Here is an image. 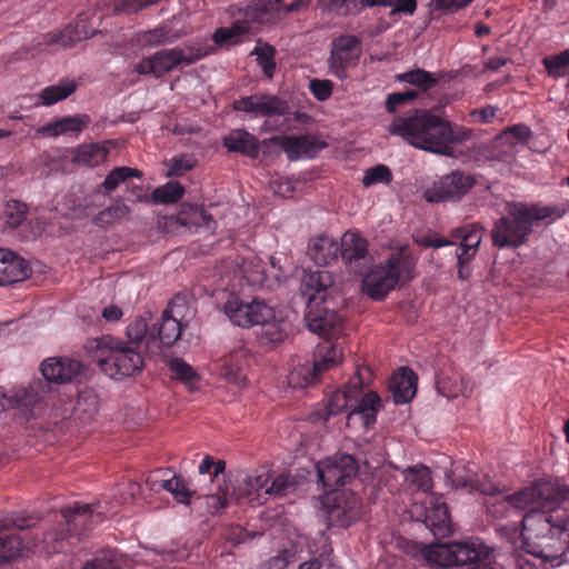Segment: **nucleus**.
Returning a JSON list of instances; mask_svg holds the SVG:
<instances>
[{"label":"nucleus","mask_w":569,"mask_h":569,"mask_svg":"<svg viewBox=\"0 0 569 569\" xmlns=\"http://www.w3.org/2000/svg\"><path fill=\"white\" fill-rule=\"evenodd\" d=\"M251 54L257 56V62L261 67L263 73L268 78H271L276 69V49L268 43L258 42Z\"/></svg>","instance_id":"obj_50"},{"label":"nucleus","mask_w":569,"mask_h":569,"mask_svg":"<svg viewBox=\"0 0 569 569\" xmlns=\"http://www.w3.org/2000/svg\"><path fill=\"white\" fill-rule=\"evenodd\" d=\"M415 261L402 252L391 253L363 278L362 289L373 300L381 301L399 282L413 278Z\"/></svg>","instance_id":"obj_6"},{"label":"nucleus","mask_w":569,"mask_h":569,"mask_svg":"<svg viewBox=\"0 0 569 569\" xmlns=\"http://www.w3.org/2000/svg\"><path fill=\"white\" fill-rule=\"evenodd\" d=\"M83 370V365L79 360L52 357L42 361L40 371L44 382L66 383L77 378Z\"/></svg>","instance_id":"obj_23"},{"label":"nucleus","mask_w":569,"mask_h":569,"mask_svg":"<svg viewBox=\"0 0 569 569\" xmlns=\"http://www.w3.org/2000/svg\"><path fill=\"white\" fill-rule=\"evenodd\" d=\"M525 550L528 555L549 563L551 567H558L563 562H569V529L561 533L552 535L546 540H535L526 542Z\"/></svg>","instance_id":"obj_17"},{"label":"nucleus","mask_w":569,"mask_h":569,"mask_svg":"<svg viewBox=\"0 0 569 569\" xmlns=\"http://www.w3.org/2000/svg\"><path fill=\"white\" fill-rule=\"evenodd\" d=\"M422 556L430 565L442 568L455 567L452 543L427 546L422 549Z\"/></svg>","instance_id":"obj_39"},{"label":"nucleus","mask_w":569,"mask_h":569,"mask_svg":"<svg viewBox=\"0 0 569 569\" xmlns=\"http://www.w3.org/2000/svg\"><path fill=\"white\" fill-rule=\"evenodd\" d=\"M272 141L281 147L290 160L313 158L327 147L323 141L310 134L274 137Z\"/></svg>","instance_id":"obj_24"},{"label":"nucleus","mask_w":569,"mask_h":569,"mask_svg":"<svg viewBox=\"0 0 569 569\" xmlns=\"http://www.w3.org/2000/svg\"><path fill=\"white\" fill-rule=\"evenodd\" d=\"M226 469V462L223 460H214L210 455H206L198 466V472L200 475L209 473L211 478L218 477L223 473Z\"/></svg>","instance_id":"obj_60"},{"label":"nucleus","mask_w":569,"mask_h":569,"mask_svg":"<svg viewBox=\"0 0 569 569\" xmlns=\"http://www.w3.org/2000/svg\"><path fill=\"white\" fill-rule=\"evenodd\" d=\"M171 489H168V492L172 493L174 499L180 503H189L190 498L192 497V491L187 487L184 480L177 475H172L170 477Z\"/></svg>","instance_id":"obj_59"},{"label":"nucleus","mask_w":569,"mask_h":569,"mask_svg":"<svg viewBox=\"0 0 569 569\" xmlns=\"http://www.w3.org/2000/svg\"><path fill=\"white\" fill-rule=\"evenodd\" d=\"M170 471H163V470H156L153 471L152 473H150L148 476V478L146 479V486L152 490V491H161V490H166L168 491V489H171V482H170V477L167 478L166 476L169 473Z\"/></svg>","instance_id":"obj_61"},{"label":"nucleus","mask_w":569,"mask_h":569,"mask_svg":"<svg viewBox=\"0 0 569 569\" xmlns=\"http://www.w3.org/2000/svg\"><path fill=\"white\" fill-rule=\"evenodd\" d=\"M248 362L249 352L243 347H240L219 359L217 368L220 377L227 382L241 388L246 386L244 367L248 366Z\"/></svg>","instance_id":"obj_25"},{"label":"nucleus","mask_w":569,"mask_h":569,"mask_svg":"<svg viewBox=\"0 0 569 569\" xmlns=\"http://www.w3.org/2000/svg\"><path fill=\"white\" fill-rule=\"evenodd\" d=\"M88 37L86 30H80V24L67 26L63 30L58 32H49L44 36L46 42L50 44H59L62 47H69L78 41Z\"/></svg>","instance_id":"obj_42"},{"label":"nucleus","mask_w":569,"mask_h":569,"mask_svg":"<svg viewBox=\"0 0 569 569\" xmlns=\"http://www.w3.org/2000/svg\"><path fill=\"white\" fill-rule=\"evenodd\" d=\"M49 386L41 380L32 381L28 388H18L6 396L9 406L22 411L26 416H32L49 393Z\"/></svg>","instance_id":"obj_22"},{"label":"nucleus","mask_w":569,"mask_h":569,"mask_svg":"<svg viewBox=\"0 0 569 569\" xmlns=\"http://www.w3.org/2000/svg\"><path fill=\"white\" fill-rule=\"evenodd\" d=\"M144 319L137 318L127 326L123 340L110 335L94 339L89 349L99 369L114 380H122L142 371L144 352H149L154 337L148 336Z\"/></svg>","instance_id":"obj_2"},{"label":"nucleus","mask_w":569,"mask_h":569,"mask_svg":"<svg viewBox=\"0 0 569 569\" xmlns=\"http://www.w3.org/2000/svg\"><path fill=\"white\" fill-rule=\"evenodd\" d=\"M309 90L318 101H326L332 93L333 83L327 79H312L309 82Z\"/></svg>","instance_id":"obj_62"},{"label":"nucleus","mask_w":569,"mask_h":569,"mask_svg":"<svg viewBox=\"0 0 569 569\" xmlns=\"http://www.w3.org/2000/svg\"><path fill=\"white\" fill-rule=\"evenodd\" d=\"M196 161L186 154L172 158L170 161L169 176H183L193 169Z\"/></svg>","instance_id":"obj_64"},{"label":"nucleus","mask_w":569,"mask_h":569,"mask_svg":"<svg viewBox=\"0 0 569 569\" xmlns=\"http://www.w3.org/2000/svg\"><path fill=\"white\" fill-rule=\"evenodd\" d=\"M29 207L16 199L7 201L2 214L4 228H19L28 218Z\"/></svg>","instance_id":"obj_41"},{"label":"nucleus","mask_w":569,"mask_h":569,"mask_svg":"<svg viewBox=\"0 0 569 569\" xmlns=\"http://www.w3.org/2000/svg\"><path fill=\"white\" fill-rule=\"evenodd\" d=\"M333 284V276L327 270L311 271L302 279V295L307 297L306 321L310 331L323 337L338 335L342 319L335 309L328 307V296Z\"/></svg>","instance_id":"obj_4"},{"label":"nucleus","mask_w":569,"mask_h":569,"mask_svg":"<svg viewBox=\"0 0 569 569\" xmlns=\"http://www.w3.org/2000/svg\"><path fill=\"white\" fill-rule=\"evenodd\" d=\"M142 172L134 168L129 167H117L112 169L106 179L103 180L101 187L107 191L116 190L120 183L127 182L129 178H141Z\"/></svg>","instance_id":"obj_47"},{"label":"nucleus","mask_w":569,"mask_h":569,"mask_svg":"<svg viewBox=\"0 0 569 569\" xmlns=\"http://www.w3.org/2000/svg\"><path fill=\"white\" fill-rule=\"evenodd\" d=\"M77 89L74 80H63L57 84L43 88L40 92V99L43 106H52L61 100L67 99Z\"/></svg>","instance_id":"obj_40"},{"label":"nucleus","mask_w":569,"mask_h":569,"mask_svg":"<svg viewBox=\"0 0 569 569\" xmlns=\"http://www.w3.org/2000/svg\"><path fill=\"white\" fill-rule=\"evenodd\" d=\"M322 503L329 528H348L361 517V500L350 489L326 491Z\"/></svg>","instance_id":"obj_7"},{"label":"nucleus","mask_w":569,"mask_h":569,"mask_svg":"<svg viewBox=\"0 0 569 569\" xmlns=\"http://www.w3.org/2000/svg\"><path fill=\"white\" fill-rule=\"evenodd\" d=\"M388 389L397 405L409 402L417 391L416 373L407 367L399 368L390 377Z\"/></svg>","instance_id":"obj_26"},{"label":"nucleus","mask_w":569,"mask_h":569,"mask_svg":"<svg viewBox=\"0 0 569 569\" xmlns=\"http://www.w3.org/2000/svg\"><path fill=\"white\" fill-rule=\"evenodd\" d=\"M107 152L98 144H84L79 147L73 156V161L80 164L94 167L104 160Z\"/></svg>","instance_id":"obj_48"},{"label":"nucleus","mask_w":569,"mask_h":569,"mask_svg":"<svg viewBox=\"0 0 569 569\" xmlns=\"http://www.w3.org/2000/svg\"><path fill=\"white\" fill-rule=\"evenodd\" d=\"M37 521V518L24 515L0 517V563L19 557L23 548L22 539L8 532L13 529H30Z\"/></svg>","instance_id":"obj_15"},{"label":"nucleus","mask_w":569,"mask_h":569,"mask_svg":"<svg viewBox=\"0 0 569 569\" xmlns=\"http://www.w3.org/2000/svg\"><path fill=\"white\" fill-rule=\"evenodd\" d=\"M30 274V268L27 260L12 252L11 258H7V263L2 268L0 286H8L27 279Z\"/></svg>","instance_id":"obj_35"},{"label":"nucleus","mask_w":569,"mask_h":569,"mask_svg":"<svg viewBox=\"0 0 569 569\" xmlns=\"http://www.w3.org/2000/svg\"><path fill=\"white\" fill-rule=\"evenodd\" d=\"M183 194L184 188L180 182L168 181L153 190L152 201L160 204H172L178 202Z\"/></svg>","instance_id":"obj_46"},{"label":"nucleus","mask_w":569,"mask_h":569,"mask_svg":"<svg viewBox=\"0 0 569 569\" xmlns=\"http://www.w3.org/2000/svg\"><path fill=\"white\" fill-rule=\"evenodd\" d=\"M339 259L355 274H362L369 263L368 241L357 231H346L338 242Z\"/></svg>","instance_id":"obj_18"},{"label":"nucleus","mask_w":569,"mask_h":569,"mask_svg":"<svg viewBox=\"0 0 569 569\" xmlns=\"http://www.w3.org/2000/svg\"><path fill=\"white\" fill-rule=\"evenodd\" d=\"M469 131L452 126V123L439 116H435L432 124L425 139H417L420 143V150H425L435 154L452 157V146L468 140Z\"/></svg>","instance_id":"obj_9"},{"label":"nucleus","mask_w":569,"mask_h":569,"mask_svg":"<svg viewBox=\"0 0 569 569\" xmlns=\"http://www.w3.org/2000/svg\"><path fill=\"white\" fill-rule=\"evenodd\" d=\"M222 146L229 152H237L256 159L259 156V140L244 129H233L222 138Z\"/></svg>","instance_id":"obj_28"},{"label":"nucleus","mask_w":569,"mask_h":569,"mask_svg":"<svg viewBox=\"0 0 569 569\" xmlns=\"http://www.w3.org/2000/svg\"><path fill=\"white\" fill-rule=\"evenodd\" d=\"M129 208L121 200L116 201L112 206L100 211L94 218L93 223L98 227L111 226L114 221L123 218Z\"/></svg>","instance_id":"obj_51"},{"label":"nucleus","mask_w":569,"mask_h":569,"mask_svg":"<svg viewBox=\"0 0 569 569\" xmlns=\"http://www.w3.org/2000/svg\"><path fill=\"white\" fill-rule=\"evenodd\" d=\"M319 482L326 491L341 490L358 475L359 465L353 456L336 453L317 465Z\"/></svg>","instance_id":"obj_10"},{"label":"nucleus","mask_w":569,"mask_h":569,"mask_svg":"<svg viewBox=\"0 0 569 569\" xmlns=\"http://www.w3.org/2000/svg\"><path fill=\"white\" fill-rule=\"evenodd\" d=\"M451 483L456 489H466L469 492H479L485 496L500 493L498 486L488 477L479 478L468 470H455L451 475Z\"/></svg>","instance_id":"obj_27"},{"label":"nucleus","mask_w":569,"mask_h":569,"mask_svg":"<svg viewBox=\"0 0 569 569\" xmlns=\"http://www.w3.org/2000/svg\"><path fill=\"white\" fill-rule=\"evenodd\" d=\"M307 253L317 266H331L339 260L338 242L328 236L316 237L310 240Z\"/></svg>","instance_id":"obj_30"},{"label":"nucleus","mask_w":569,"mask_h":569,"mask_svg":"<svg viewBox=\"0 0 569 569\" xmlns=\"http://www.w3.org/2000/svg\"><path fill=\"white\" fill-rule=\"evenodd\" d=\"M392 181V172L385 164H377L366 170L362 178V184L370 187L377 183L389 184Z\"/></svg>","instance_id":"obj_53"},{"label":"nucleus","mask_w":569,"mask_h":569,"mask_svg":"<svg viewBox=\"0 0 569 569\" xmlns=\"http://www.w3.org/2000/svg\"><path fill=\"white\" fill-rule=\"evenodd\" d=\"M361 56V40L353 34H342L332 40L328 59L330 72L338 79H346L347 69L356 66Z\"/></svg>","instance_id":"obj_16"},{"label":"nucleus","mask_w":569,"mask_h":569,"mask_svg":"<svg viewBox=\"0 0 569 569\" xmlns=\"http://www.w3.org/2000/svg\"><path fill=\"white\" fill-rule=\"evenodd\" d=\"M203 53L184 50L181 48L163 49L142 58L133 68L140 76L152 74L161 78L180 64H192L200 60Z\"/></svg>","instance_id":"obj_8"},{"label":"nucleus","mask_w":569,"mask_h":569,"mask_svg":"<svg viewBox=\"0 0 569 569\" xmlns=\"http://www.w3.org/2000/svg\"><path fill=\"white\" fill-rule=\"evenodd\" d=\"M251 32V28L247 26L246 21L240 18L236 19L230 27H220L216 29L212 34V40L216 44L222 46L227 42H238V39Z\"/></svg>","instance_id":"obj_43"},{"label":"nucleus","mask_w":569,"mask_h":569,"mask_svg":"<svg viewBox=\"0 0 569 569\" xmlns=\"http://www.w3.org/2000/svg\"><path fill=\"white\" fill-rule=\"evenodd\" d=\"M90 122L87 114H77L62 117L56 121L47 123L38 129V133L47 137H58L60 134L80 133Z\"/></svg>","instance_id":"obj_31"},{"label":"nucleus","mask_w":569,"mask_h":569,"mask_svg":"<svg viewBox=\"0 0 569 569\" xmlns=\"http://www.w3.org/2000/svg\"><path fill=\"white\" fill-rule=\"evenodd\" d=\"M272 12V0H252L244 9L239 10L240 19L251 28L252 23H264Z\"/></svg>","instance_id":"obj_38"},{"label":"nucleus","mask_w":569,"mask_h":569,"mask_svg":"<svg viewBox=\"0 0 569 569\" xmlns=\"http://www.w3.org/2000/svg\"><path fill=\"white\" fill-rule=\"evenodd\" d=\"M233 110L251 113L254 117L271 118L290 113L289 103L272 94H251L233 102Z\"/></svg>","instance_id":"obj_19"},{"label":"nucleus","mask_w":569,"mask_h":569,"mask_svg":"<svg viewBox=\"0 0 569 569\" xmlns=\"http://www.w3.org/2000/svg\"><path fill=\"white\" fill-rule=\"evenodd\" d=\"M563 214L556 206L540 202L507 201L505 213L495 221L490 231L492 244L499 249H518L527 243L539 222H552Z\"/></svg>","instance_id":"obj_3"},{"label":"nucleus","mask_w":569,"mask_h":569,"mask_svg":"<svg viewBox=\"0 0 569 569\" xmlns=\"http://www.w3.org/2000/svg\"><path fill=\"white\" fill-rule=\"evenodd\" d=\"M59 523L42 533V538L33 543L40 551L48 555L64 551L73 538H80L92 525L100 521V515H93L89 505L74 502L61 510Z\"/></svg>","instance_id":"obj_5"},{"label":"nucleus","mask_w":569,"mask_h":569,"mask_svg":"<svg viewBox=\"0 0 569 569\" xmlns=\"http://www.w3.org/2000/svg\"><path fill=\"white\" fill-rule=\"evenodd\" d=\"M170 370L173 373V377L178 380L190 383L194 380H198V375L193 370V368L184 362L182 359L174 358L170 361Z\"/></svg>","instance_id":"obj_56"},{"label":"nucleus","mask_w":569,"mask_h":569,"mask_svg":"<svg viewBox=\"0 0 569 569\" xmlns=\"http://www.w3.org/2000/svg\"><path fill=\"white\" fill-rule=\"evenodd\" d=\"M416 90H407L403 92H393L387 96L386 110L389 113H395L400 106L408 104L418 98Z\"/></svg>","instance_id":"obj_55"},{"label":"nucleus","mask_w":569,"mask_h":569,"mask_svg":"<svg viewBox=\"0 0 569 569\" xmlns=\"http://www.w3.org/2000/svg\"><path fill=\"white\" fill-rule=\"evenodd\" d=\"M362 388L363 386L355 389L353 403L349 417L352 415H360L363 418L366 426H369L376 421L381 400L378 393L373 391L360 397Z\"/></svg>","instance_id":"obj_32"},{"label":"nucleus","mask_w":569,"mask_h":569,"mask_svg":"<svg viewBox=\"0 0 569 569\" xmlns=\"http://www.w3.org/2000/svg\"><path fill=\"white\" fill-rule=\"evenodd\" d=\"M569 485L537 480L531 486L502 497L492 510L493 516L510 508L527 509L521 525L527 540H546L547 537L569 530Z\"/></svg>","instance_id":"obj_1"},{"label":"nucleus","mask_w":569,"mask_h":569,"mask_svg":"<svg viewBox=\"0 0 569 569\" xmlns=\"http://www.w3.org/2000/svg\"><path fill=\"white\" fill-rule=\"evenodd\" d=\"M178 36L173 34L170 27L166 23L154 29L140 31L137 34V42L140 47H158L167 43H173Z\"/></svg>","instance_id":"obj_37"},{"label":"nucleus","mask_w":569,"mask_h":569,"mask_svg":"<svg viewBox=\"0 0 569 569\" xmlns=\"http://www.w3.org/2000/svg\"><path fill=\"white\" fill-rule=\"evenodd\" d=\"M365 385L361 370L358 369L355 377L349 380L343 389L336 390L327 401L328 415L337 416L352 408L355 389Z\"/></svg>","instance_id":"obj_29"},{"label":"nucleus","mask_w":569,"mask_h":569,"mask_svg":"<svg viewBox=\"0 0 569 569\" xmlns=\"http://www.w3.org/2000/svg\"><path fill=\"white\" fill-rule=\"evenodd\" d=\"M118 558L117 551L113 549L101 550L90 562L82 569H117Z\"/></svg>","instance_id":"obj_54"},{"label":"nucleus","mask_w":569,"mask_h":569,"mask_svg":"<svg viewBox=\"0 0 569 569\" xmlns=\"http://www.w3.org/2000/svg\"><path fill=\"white\" fill-rule=\"evenodd\" d=\"M341 359V348L337 343L325 341L323 343L318 345L315 351V370H319L323 373L337 366Z\"/></svg>","instance_id":"obj_34"},{"label":"nucleus","mask_w":569,"mask_h":569,"mask_svg":"<svg viewBox=\"0 0 569 569\" xmlns=\"http://www.w3.org/2000/svg\"><path fill=\"white\" fill-rule=\"evenodd\" d=\"M450 236L460 240L465 247L479 249L481 243V229L475 223L455 228L450 231Z\"/></svg>","instance_id":"obj_49"},{"label":"nucleus","mask_w":569,"mask_h":569,"mask_svg":"<svg viewBox=\"0 0 569 569\" xmlns=\"http://www.w3.org/2000/svg\"><path fill=\"white\" fill-rule=\"evenodd\" d=\"M397 79L427 92L438 84V79L425 69H413L397 76Z\"/></svg>","instance_id":"obj_45"},{"label":"nucleus","mask_w":569,"mask_h":569,"mask_svg":"<svg viewBox=\"0 0 569 569\" xmlns=\"http://www.w3.org/2000/svg\"><path fill=\"white\" fill-rule=\"evenodd\" d=\"M190 222L206 230H213L217 226L213 217L198 204L191 207Z\"/></svg>","instance_id":"obj_58"},{"label":"nucleus","mask_w":569,"mask_h":569,"mask_svg":"<svg viewBox=\"0 0 569 569\" xmlns=\"http://www.w3.org/2000/svg\"><path fill=\"white\" fill-rule=\"evenodd\" d=\"M435 113L425 109H417L413 113L396 117L389 127V133L399 136L412 147L420 149L417 139H425L432 124Z\"/></svg>","instance_id":"obj_14"},{"label":"nucleus","mask_w":569,"mask_h":569,"mask_svg":"<svg viewBox=\"0 0 569 569\" xmlns=\"http://www.w3.org/2000/svg\"><path fill=\"white\" fill-rule=\"evenodd\" d=\"M542 63L550 77L559 78L565 76L566 69H569V49L558 54L546 57Z\"/></svg>","instance_id":"obj_52"},{"label":"nucleus","mask_w":569,"mask_h":569,"mask_svg":"<svg viewBox=\"0 0 569 569\" xmlns=\"http://www.w3.org/2000/svg\"><path fill=\"white\" fill-rule=\"evenodd\" d=\"M402 476L405 489L411 493H427L432 489L431 471L422 463L403 469Z\"/></svg>","instance_id":"obj_33"},{"label":"nucleus","mask_w":569,"mask_h":569,"mask_svg":"<svg viewBox=\"0 0 569 569\" xmlns=\"http://www.w3.org/2000/svg\"><path fill=\"white\" fill-rule=\"evenodd\" d=\"M259 326H261V341L272 346L282 342L290 330L289 322L282 318L277 319L274 315L273 318L261 322Z\"/></svg>","instance_id":"obj_36"},{"label":"nucleus","mask_w":569,"mask_h":569,"mask_svg":"<svg viewBox=\"0 0 569 569\" xmlns=\"http://www.w3.org/2000/svg\"><path fill=\"white\" fill-rule=\"evenodd\" d=\"M183 298L180 296L173 297L168 307L163 310L161 318L152 326L148 327V336L154 337V343L150 346L151 352L160 349L161 347H171L174 345L182 332L181 318L183 313Z\"/></svg>","instance_id":"obj_11"},{"label":"nucleus","mask_w":569,"mask_h":569,"mask_svg":"<svg viewBox=\"0 0 569 569\" xmlns=\"http://www.w3.org/2000/svg\"><path fill=\"white\" fill-rule=\"evenodd\" d=\"M295 489V481L288 475H279L276 477L271 485L264 490V495L283 497L289 491Z\"/></svg>","instance_id":"obj_57"},{"label":"nucleus","mask_w":569,"mask_h":569,"mask_svg":"<svg viewBox=\"0 0 569 569\" xmlns=\"http://www.w3.org/2000/svg\"><path fill=\"white\" fill-rule=\"evenodd\" d=\"M332 548L329 543H325L317 557H313L299 565L298 569H322L325 562L331 565Z\"/></svg>","instance_id":"obj_63"},{"label":"nucleus","mask_w":569,"mask_h":569,"mask_svg":"<svg viewBox=\"0 0 569 569\" xmlns=\"http://www.w3.org/2000/svg\"><path fill=\"white\" fill-rule=\"evenodd\" d=\"M475 179L465 172L452 171L435 181L425 191L428 202L459 201L473 187Z\"/></svg>","instance_id":"obj_13"},{"label":"nucleus","mask_w":569,"mask_h":569,"mask_svg":"<svg viewBox=\"0 0 569 569\" xmlns=\"http://www.w3.org/2000/svg\"><path fill=\"white\" fill-rule=\"evenodd\" d=\"M223 312L234 326L241 328L259 326L273 318V308L258 299L244 301L232 297L224 303Z\"/></svg>","instance_id":"obj_12"},{"label":"nucleus","mask_w":569,"mask_h":569,"mask_svg":"<svg viewBox=\"0 0 569 569\" xmlns=\"http://www.w3.org/2000/svg\"><path fill=\"white\" fill-rule=\"evenodd\" d=\"M322 373L315 370V363L296 367L288 376V383L292 388H305L318 382Z\"/></svg>","instance_id":"obj_44"},{"label":"nucleus","mask_w":569,"mask_h":569,"mask_svg":"<svg viewBox=\"0 0 569 569\" xmlns=\"http://www.w3.org/2000/svg\"><path fill=\"white\" fill-rule=\"evenodd\" d=\"M455 551V567L469 566L468 569H492L490 563V549L479 540L452 542Z\"/></svg>","instance_id":"obj_20"},{"label":"nucleus","mask_w":569,"mask_h":569,"mask_svg":"<svg viewBox=\"0 0 569 569\" xmlns=\"http://www.w3.org/2000/svg\"><path fill=\"white\" fill-rule=\"evenodd\" d=\"M423 523L435 536L451 533V519L448 506L441 496L429 495L423 502Z\"/></svg>","instance_id":"obj_21"}]
</instances>
